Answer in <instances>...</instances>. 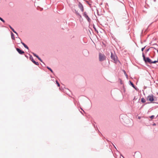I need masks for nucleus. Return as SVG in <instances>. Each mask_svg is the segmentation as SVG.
Listing matches in <instances>:
<instances>
[{
    "label": "nucleus",
    "mask_w": 158,
    "mask_h": 158,
    "mask_svg": "<svg viewBox=\"0 0 158 158\" xmlns=\"http://www.w3.org/2000/svg\"><path fill=\"white\" fill-rule=\"evenodd\" d=\"M1 18L0 17V19Z\"/></svg>",
    "instance_id": "obj_32"
},
{
    "label": "nucleus",
    "mask_w": 158,
    "mask_h": 158,
    "mask_svg": "<svg viewBox=\"0 0 158 158\" xmlns=\"http://www.w3.org/2000/svg\"><path fill=\"white\" fill-rule=\"evenodd\" d=\"M154 115H152L151 116H150V117L151 119H152L154 118Z\"/></svg>",
    "instance_id": "obj_17"
},
{
    "label": "nucleus",
    "mask_w": 158,
    "mask_h": 158,
    "mask_svg": "<svg viewBox=\"0 0 158 158\" xmlns=\"http://www.w3.org/2000/svg\"><path fill=\"white\" fill-rule=\"evenodd\" d=\"M157 116H158V115H157Z\"/></svg>",
    "instance_id": "obj_31"
},
{
    "label": "nucleus",
    "mask_w": 158,
    "mask_h": 158,
    "mask_svg": "<svg viewBox=\"0 0 158 158\" xmlns=\"http://www.w3.org/2000/svg\"><path fill=\"white\" fill-rule=\"evenodd\" d=\"M141 102L143 103H145L146 102V101L145 99L144 98H141Z\"/></svg>",
    "instance_id": "obj_11"
},
{
    "label": "nucleus",
    "mask_w": 158,
    "mask_h": 158,
    "mask_svg": "<svg viewBox=\"0 0 158 158\" xmlns=\"http://www.w3.org/2000/svg\"><path fill=\"white\" fill-rule=\"evenodd\" d=\"M78 7L81 9L82 12H83L84 11L83 7L82 5L80 3H79L78 4Z\"/></svg>",
    "instance_id": "obj_4"
},
{
    "label": "nucleus",
    "mask_w": 158,
    "mask_h": 158,
    "mask_svg": "<svg viewBox=\"0 0 158 158\" xmlns=\"http://www.w3.org/2000/svg\"><path fill=\"white\" fill-rule=\"evenodd\" d=\"M138 118H139V119H140V117H139Z\"/></svg>",
    "instance_id": "obj_27"
},
{
    "label": "nucleus",
    "mask_w": 158,
    "mask_h": 158,
    "mask_svg": "<svg viewBox=\"0 0 158 158\" xmlns=\"http://www.w3.org/2000/svg\"><path fill=\"white\" fill-rule=\"evenodd\" d=\"M37 58L40 61H42V60L39 57V56H37Z\"/></svg>",
    "instance_id": "obj_18"
},
{
    "label": "nucleus",
    "mask_w": 158,
    "mask_h": 158,
    "mask_svg": "<svg viewBox=\"0 0 158 158\" xmlns=\"http://www.w3.org/2000/svg\"><path fill=\"white\" fill-rule=\"evenodd\" d=\"M111 58L114 62H117V57L114 55H113L112 53H111Z\"/></svg>",
    "instance_id": "obj_3"
},
{
    "label": "nucleus",
    "mask_w": 158,
    "mask_h": 158,
    "mask_svg": "<svg viewBox=\"0 0 158 158\" xmlns=\"http://www.w3.org/2000/svg\"><path fill=\"white\" fill-rule=\"evenodd\" d=\"M84 16L87 19L88 21H89L90 20V19L88 17V16L87 15L86 13L85 12L84 13Z\"/></svg>",
    "instance_id": "obj_6"
},
{
    "label": "nucleus",
    "mask_w": 158,
    "mask_h": 158,
    "mask_svg": "<svg viewBox=\"0 0 158 158\" xmlns=\"http://www.w3.org/2000/svg\"><path fill=\"white\" fill-rule=\"evenodd\" d=\"M2 22H3V23H4L5 22V21L3 19L2 20Z\"/></svg>",
    "instance_id": "obj_26"
},
{
    "label": "nucleus",
    "mask_w": 158,
    "mask_h": 158,
    "mask_svg": "<svg viewBox=\"0 0 158 158\" xmlns=\"http://www.w3.org/2000/svg\"><path fill=\"white\" fill-rule=\"evenodd\" d=\"M106 59V56L104 55L101 54L99 53V60L100 61H102Z\"/></svg>",
    "instance_id": "obj_2"
},
{
    "label": "nucleus",
    "mask_w": 158,
    "mask_h": 158,
    "mask_svg": "<svg viewBox=\"0 0 158 158\" xmlns=\"http://www.w3.org/2000/svg\"><path fill=\"white\" fill-rule=\"evenodd\" d=\"M21 43L23 45V46H24V47L25 48H27V49H28V47L24 43H23L22 42H21Z\"/></svg>",
    "instance_id": "obj_9"
},
{
    "label": "nucleus",
    "mask_w": 158,
    "mask_h": 158,
    "mask_svg": "<svg viewBox=\"0 0 158 158\" xmlns=\"http://www.w3.org/2000/svg\"><path fill=\"white\" fill-rule=\"evenodd\" d=\"M142 56H143V58L144 60H145L146 58H145V56H144V54L143 53Z\"/></svg>",
    "instance_id": "obj_15"
},
{
    "label": "nucleus",
    "mask_w": 158,
    "mask_h": 158,
    "mask_svg": "<svg viewBox=\"0 0 158 158\" xmlns=\"http://www.w3.org/2000/svg\"><path fill=\"white\" fill-rule=\"evenodd\" d=\"M94 29L95 30H96V28H95L94 27Z\"/></svg>",
    "instance_id": "obj_29"
},
{
    "label": "nucleus",
    "mask_w": 158,
    "mask_h": 158,
    "mask_svg": "<svg viewBox=\"0 0 158 158\" xmlns=\"http://www.w3.org/2000/svg\"><path fill=\"white\" fill-rule=\"evenodd\" d=\"M131 85H132V87H134V85L131 82Z\"/></svg>",
    "instance_id": "obj_19"
},
{
    "label": "nucleus",
    "mask_w": 158,
    "mask_h": 158,
    "mask_svg": "<svg viewBox=\"0 0 158 158\" xmlns=\"http://www.w3.org/2000/svg\"><path fill=\"white\" fill-rule=\"evenodd\" d=\"M0 20H1V21H2V20H3V19L2 18H1L0 19Z\"/></svg>",
    "instance_id": "obj_25"
},
{
    "label": "nucleus",
    "mask_w": 158,
    "mask_h": 158,
    "mask_svg": "<svg viewBox=\"0 0 158 158\" xmlns=\"http://www.w3.org/2000/svg\"><path fill=\"white\" fill-rule=\"evenodd\" d=\"M144 48H142L141 50H142V51H143V50H144Z\"/></svg>",
    "instance_id": "obj_22"
},
{
    "label": "nucleus",
    "mask_w": 158,
    "mask_h": 158,
    "mask_svg": "<svg viewBox=\"0 0 158 158\" xmlns=\"http://www.w3.org/2000/svg\"><path fill=\"white\" fill-rule=\"evenodd\" d=\"M75 13L77 14V15H78L80 16V18L81 17V15L78 13L77 11H76V10H75Z\"/></svg>",
    "instance_id": "obj_10"
},
{
    "label": "nucleus",
    "mask_w": 158,
    "mask_h": 158,
    "mask_svg": "<svg viewBox=\"0 0 158 158\" xmlns=\"http://www.w3.org/2000/svg\"><path fill=\"white\" fill-rule=\"evenodd\" d=\"M31 61L35 64L37 65L39 64V63L38 62H36L33 59H32L31 60Z\"/></svg>",
    "instance_id": "obj_8"
},
{
    "label": "nucleus",
    "mask_w": 158,
    "mask_h": 158,
    "mask_svg": "<svg viewBox=\"0 0 158 158\" xmlns=\"http://www.w3.org/2000/svg\"><path fill=\"white\" fill-rule=\"evenodd\" d=\"M11 35L12 38L13 39H14L15 37H14V35L12 33Z\"/></svg>",
    "instance_id": "obj_12"
},
{
    "label": "nucleus",
    "mask_w": 158,
    "mask_h": 158,
    "mask_svg": "<svg viewBox=\"0 0 158 158\" xmlns=\"http://www.w3.org/2000/svg\"><path fill=\"white\" fill-rule=\"evenodd\" d=\"M155 124H155V123H154V124H153V125H155Z\"/></svg>",
    "instance_id": "obj_28"
},
{
    "label": "nucleus",
    "mask_w": 158,
    "mask_h": 158,
    "mask_svg": "<svg viewBox=\"0 0 158 158\" xmlns=\"http://www.w3.org/2000/svg\"><path fill=\"white\" fill-rule=\"evenodd\" d=\"M157 52H158V50H157Z\"/></svg>",
    "instance_id": "obj_30"
},
{
    "label": "nucleus",
    "mask_w": 158,
    "mask_h": 158,
    "mask_svg": "<svg viewBox=\"0 0 158 158\" xmlns=\"http://www.w3.org/2000/svg\"><path fill=\"white\" fill-rule=\"evenodd\" d=\"M157 62H158L157 60H155L154 61H151V63H155Z\"/></svg>",
    "instance_id": "obj_13"
},
{
    "label": "nucleus",
    "mask_w": 158,
    "mask_h": 158,
    "mask_svg": "<svg viewBox=\"0 0 158 158\" xmlns=\"http://www.w3.org/2000/svg\"><path fill=\"white\" fill-rule=\"evenodd\" d=\"M56 82L57 85L59 87L60 86V84L58 83V81H56Z\"/></svg>",
    "instance_id": "obj_14"
},
{
    "label": "nucleus",
    "mask_w": 158,
    "mask_h": 158,
    "mask_svg": "<svg viewBox=\"0 0 158 158\" xmlns=\"http://www.w3.org/2000/svg\"><path fill=\"white\" fill-rule=\"evenodd\" d=\"M13 31L15 33L17 34V33L14 30Z\"/></svg>",
    "instance_id": "obj_23"
},
{
    "label": "nucleus",
    "mask_w": 158,
    "mask_h": 158,
    "mask_svg": "<svg viewBox=\"0 0 158 158\" xmlns=\"http://www.w3.org/2000/svg\"><path fill=\"white\" fill-rule=\"evenodd\" d=\"M145 62H148L149 63H151V60L148 57H147L145 59V60H144Z\"/></svg>",
    "instance_id": "obj_7"
},
{
    "label": "nucleus",
    "mask_w": 158,
    "mask_h": 158,
    "mask_svg": "<svg viewBox=\"0 0 158 158\" xmlns=\"http://www.w3.org/2000/svg\"><path fill=\"white\" fill-rule=\"evenodd\" d=\"M33 54L34 55V56L35 57H37V56H37V55H36L34 53H33Z\"/></svg>",
    "instance_id": "obj_21"
},
{
    "label": "nucleus",
    "mask_w": 158,
    "mask_h": 158,
    "mask_svg": "<svg viewBox=\"0 0 158 158\" xmlns=\"http://www.w3.org/2000/svg\"><path fill=\"white\" fill-rule=\"evenodd\" d=\"M16 50L18 51V52L20 54H23L24 53V51L21 50L19 48H16Z\"/></svg>",
    "instance_id": "obj_5"
},
{
    "label": "nucleus",
    "mask_w": 158,
    "mask_h": 158,
    "mask_svg": "<svg viewBox=\"0 0 158 158\" xmlns=\"http://www.w3.org/2000/svg\"><path fill=\"white\" fill-rule=\"evenodd\" d=\"M9 27L12 31L14 30L10 26H9Z\"/></svg>",
    "instance_id": "obj_20"
},
{
    "label": "nucleus",
    "mask_w": 158,
    "mask_h": 158,
    "mask_svg": "<svg viewBox=\"0 0 158 158\" xmlns=\"http://www.w3.org/2000/svg\"><path fill=\"white\" fill-rule=\"evenodd\" d=\"M30 59H31V58L32 59V56H30Z\"/></svg>",
    "instance_id": "obj_24"
},
{
    "label": "nucleus",
    "mask_w": 158,
    "mask_h": 158,
    "mask_svg": "<svg viewBox=\"0 0 158 158\" xmlns=\"http://www.w3.org/2000/svg\"><path fill=\"white\" fill-rule=\"evenodd\" d=\"M47 68L49 69V70L52 72H53V71L51 69V68H50L48 67H47Z\"/></svg>",
    "instance_id": "obj_16"
},
{
    "label": "nucleus",
    "mask_w": 158,
    "mask_h": 158,
    "mask_svg": "<svg viewBox=\"0 0 158 158\" xmlns=\"http://www.w3.org/2000/svg\"><path fill=\"white\" fill-rule=\"evenodd\" d=\"M147 100L152 102L155 101L154 97L152 94L149 95L147 97Z\"/></svg>",
    "instance_id": "obj_1"
}]
</instances>
